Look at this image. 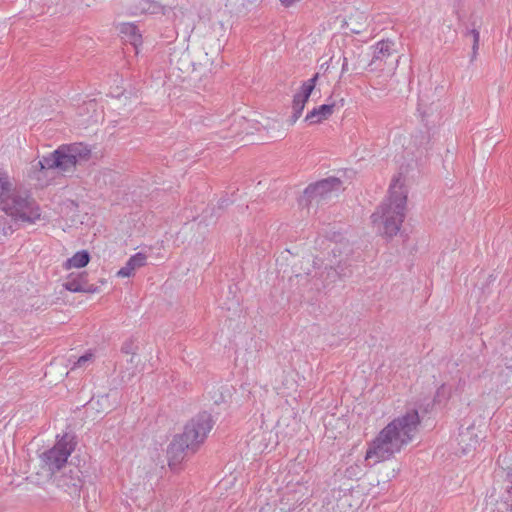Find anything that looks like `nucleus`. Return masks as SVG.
Here are the masks:
<instances>
[{"label": "nucleus", "instance_id": "obj_10", "mask_svg": "<svg viewBox=\"0 0 512 512\" xmlns=\"http://www.w3.org/2000/svg\"><path fill=\"white\" fill-rule=\"evenodd\" d=\"M63 287L74 293L94 294L99 292L98 286L89 283L87 272H81L78 274L71 273L64 282Z\"/></svg>", "mask_w": 512, "mask_h": 512}, {"label": "nucleus", "instance_id": "obj_22", "mask_svg": "<svg viewBox=\"0 0 512 512\" xmlns=\"http://www.w3.org/2000/svg\"><path fill=\"white\" fill-rule=\"evenodd\" d=\"M465 35H471L473 38V44H472V54L470 61L473 62L476 59L478 49H479V40H480V33L479 31L474 27L472 29H467Z\"/></svg>", "mask_w": 512, "mask_h": 512}, {"label": "nucleus", "instance_id": "obj_24", "mask_svg": "<svg viewBox=\"0 0 512 512\" xmlns=\"http://www.w3.org/2000/svg\"><path fill=\"white\" fill-rule=\"evenodd\" d=\"M137 350H138V347L135 344L133 339H127L126 341L123 342V344L121 346V352L122 353H124V354H131L132 355V357L130 359L131 363L133 362V358L136 355Z\"/></svg>", "mask_w": 512, "mask_h": 512}, {"label": "nucleus", "instance_id": "obj_7", "mask_svg": "<svg viewBox=\"0 0 512 512\" xmlns=\"http://www.w3.org/2000/svg\"><path fill=\"white\" fill-rule=\"evenodd\" d=\"M340 186L341 180L337 177H328L311 183L305 188L300 203L309 207L312 201L326 199L333 191L339 190Z\"/></svg>", "mask_w": 512, "mask_h": 512}, {"label": "nucleus", "instance_id": "obj_25", "mask_svg": "<svg viewBox=\"0 0 512 512\" xmlns=\"http://www.w3.org/2000/svg\"><path fill=\"white\" fill-rule=\"evenodd\" d=\"M93 358L92 353H85L84 355L80 356L77 361L74 363L72 370L75 368L83 367L87 362L91 361Z\"/></svg>", "mask_w": 512, "mask_h": 512}, {"label": "nucleus", "instance_id": "obj_17", "mask_svg": "<svg viewBox=\"0 0 512 512\" xmlns=\"http://www.w3.org/2000/svg\"><path fill=\"white\" fill-rule=\"evenodd\" d=\"M307 101L308 100L302 98L301 96H299L297 94L294 95L293 103H292L293 113L288 119V122L290 125H294L296 123V121L300 118Z\"/></svg>", "mask_w": 512, "mask_h": 512}, {"label": "nucleus", "instance_id": "obj_19", "mask_svg": "<svg viewBox=\"0 0 512 512\" xmlns=\"http://www.w3.org/2000/svg\"><path fill=\"white\" fill-rule=\"evenodd\" d=\"M317 277L325 281L326 290L340 278V272L332 266L325 267L324 270L317 273Z\"/></svg>", "mask_w": 512, "mask_h": 512}, {"label": "nucleus", "instance_id": "obj_28", "mask_svg": "<svg viewBox=\"0 0 512 512\" xmlns=\"http://www.w3.org/2000/svg\"><path fill=\"white\" fill-rule=\"evenodd\" d=\"M506 477L510 483H512V469L507 471Z\"/></svg>", "mask_w": 512, "mask_h": 512}, {"label": "nucleus", "instance_id": "obj_16", "mask_svg": "<svg viewBox=\"0 0 512 512\" xmlns=\"http://www.w3.org/2000/svg\"><path fill=\"white\" fill-rule=\"evenodd\" d=\"M90 258V254L87 250L78 251L71 258L66 260L64 267L66 269L83 268L89 263Z\"/></svg>", "mask_w": 512, "mask_h": 512}, {"label": "nucleus", "instance_id": "obj_15", "mask_svg": "<svg viewBox=\"0 0 512 512\" xmlns=\"http://www.w3.org/2000/svg\"><path fill=\"white\" fill-rule=\"evenodd\" d=\"M394 43L389 40H382L376 44L373 57L369 63L370 66L376 64L378 61L386 62L387 59L392 55Z\"/></svg>", "mask_w": 512, "mask_h": 512}, {"label": "nucleus", "instance_id": "obj_13", "mask_svg": "<svg viewBox=\"0 0 512 512\" xmlns=\"http://www.w3.org/2000/svg\"><path fill=\"white\" fill-rule=\"evenodd\" d=\"M334 107L335 104H322L319 107H315L307 113L304 121L310 125L320 123L332 115Z\"/></svg>", "mask_w": 512, "mask_h": 512}, {"label": "nucleus", "instance_id": "obj_18", "mask_svg": "<svg viewBox=\"0 0 512 512\" xmlns=\"http://www.w3.org/2000/svg\"><path fill=\"white\" fill-rule=\"evenodd\" d=\"M68 147L70 154L75 156L76 164L81 160H87L90 157L91 151L87 146L82 143H74L65 145Z\"/></svg>", "mask_w": 512, "mask_h": 512}, {"label": "nucleus", "instance_id": "obj_11", "mask_svg": "<svg viewBox=\"0 0 512 512\" xmlns=\"http://www.w3.org/2000/svg\"><path fill=\"white\" fill-rule=\"evenodd\" d=\"M55 481L57 487L64 490L69 495H78L83 485L81 471L77 467L57 477Z\"/></svg>", "mask_w": 512, "mask_h": 512}, {"label": "nucleus", "instance_id": "obj_4", "mask_svg": "<svg viewBox=\"0 0 512 512\" xmlns=\"http://www.w3.org/2000/svg\"><path fill=\"white\" fill-rule=\"evenodd\" d=\"M76 445V437L73 434L65 433L61 437L57 436L54 446L40 455L42 468L51 475L58 472L65 466Z\"/></svg>", "mask_w": 512, "mask_h": 512}, {"label": "nucleus", "instance_id": "obj_14", "mask_svg": "<svg viewBox=\"0 0 512 512\" xmlns=\"http://www.w3.org/2000/svg\"><path fill=\"white\" fill-rule=\"evenodd\" d=\"M147 256L144 253H136L131 256L129 260L126 262L125 266H123L118 272V277H130L133 275L134 271L137 268L143 267L146 265Z\"/></svg>", "mask_w": 512, "mask_h": 512}, {"label": "nucleus", "instance_id": "obj_1", "mask_svg": "<svg viewBox=\"0 0 512 512\" xmlns=\"http://www.w3.org/2000/svg\"><path fill=\"white\" fill-rule=\"evenodd\" d=\"M420 416L417 410L412 409L404 415L395 418L387 424L369 446L366 452V460L375 459V463L390 459L395 453L400 452L414 438Z\"/></svg>", "mask_w": 512, "mask_h": 512}, {"label": "nucleus", "instance_id": "obj_3", "mask_svg": "<svg viewBox=\"0 0 512 512\" xmlns=\"http://www.w3.org/2000/svg\"><path fill=\"white\" fill-rule=\"evenodd\" d=\"M389 198L371 215L372 223L388 238L397 235L405 218L407 194L400 179L395 178L389 187Z\"/></svg>", "mask_w": 512, "mask_h": 512}, {"label": "nucleus", "instance_id": "obj_27", "mask_svg": "<svg viewBox=\"0 0 512 512\" xmlns=\"http://www.w3.org/2000/svg\"><path fill=\"white\" fill-rule=\"evenodd\" d=\"M444 389H445L444 385H442L441 387L438 388L436 396H435V399H434L435 402L437 401L438 397L442 396V393L444 392Z\"/></svg>", "mask_w": 512, "mask_h": 512}, {"label": "nucleus", "instance_id": "obj_6", "mask_svg": "<svg viewBox=\"0 0 512 512\" xmlns=\"http://www.w3.org/2000/svg\"><path fill=\"white\" fill-rule=\"evenodd\" d=\"M291 287H296L299 295L307 302L312 303L325 291V281L317 277V273L296 274L289 279Z\"/></svg>", "mask_w": 512, "mask_h": 512}, {"label": "nucleus", "instance_id": "obj_21", "mask_svg": "<svg viewBox=\"0 0 512 512\" xmlns=\"http://www.w3.org/2000/svg\"><path fill=\"white\" fill-rule=\"evenodd\" d=\"M318 78H319V74L316 73L312 78H310L309 80L305 81L302 84L300 92H298L296 94L306 100H309V97L315 88Z\"/></svg>", "mask_w": 512, "mask_h": 512}, {"label": "nucleus", "instance_id": "obj_29", "mask_svg": "<svg viewBox=\"0 0 512 512\" xmlns=\"http://www.w3.org/2000/svg\"><path fill=\"white\" fill-rule=\"evenodd\" d=\"M228 205V200L227 199H223L219 202V207L222 208L224 206Z\"/></svg>", "mask_w": 512, "mask_h": 512}, {"label": "nucleus", "instance_id": "obj_2", "mask_svg": "<svg viewBox=\"0 0 512 512\" xmlns=\"http://www.w3.org/2000/svg\"><path fill=\"white\" fill-rule=\"evenodd\" d=\"M0 210L20 225L33 224L41 217L39 205L30 191L14 184L8 175H0Z\"/></svg>", "mask_w": 512, "mask_h": 512}, {"label": "nucleus", "instance_id": "obj_5", "mask_svg": "<svg viewBox=\"0 0 512 512\" xmlns=\"http://www.w3.org/2000/svg\"><path fill=\"white\" fill-rule=\"evenodd\" d=\"M214 424L215 421L210 413L200 412L185 425L183 433L178 434L179 439H184L188 444L191 442L193 448L197 451L199 446L204 443Z\"/></svg>", "mask_w": 512, "mask_h": 512}, {"label": "nucleus", "instance_id": "obj_9", "mask_svg": "<svg viewBox=\"0 0 512 512\" xmlns=\"http://www.w3.org/2000/svg\"><path fill=\"white\" fill-rule=\"evenodd\" d=\"M195 452L196 450L191 442L188 444L184 439H179V435H176L167 449L169 467L176 470L188 454H194Z\"/></svg>", "mask_w": 512, "mask_h": 512}, {"label": "nucleus", "instance_id": "obj_20", "mask_svg": "<svg viewBox=\"0 0 512 512\" xmlns=\"http://www.w3.org/2000/svg\"><path fill=\"white\" fill-rule=\"evenodd\" d=\"M20 226L18 222H13L11 217L0 215V237L12 234Z\"/></svg>", "mask_w": 512, "mask_h": 512}, {"label": "nucleus", "instance_id": "obj_12", "mask_svg": "<svg viewBox=\"0 0 512 512\" xmlns=\"http://www.w3.org/2000/svg\"><path fill=\"white\" fill-rule=\"evenodd\" d=\"M163 6L155 0H134L130 10L132 14H162Z\"/></svg>", "mask_w": 512, "mask_h": 512}, {"label": "nucleus", "instance_id": "obj_26", "mask_svg": "<svg viewBox=\"0 0 512 512\" xmlns=\"http://www.w3.org/2000/svg\"><path fill=\"white\" fill-rule=\"evenodd\" d=\"M349 70H350V68L348 65V57L346 55H344L341 74L343 75L344 73L348 72Z\"/></svg>", "mask_w": 512, "mask_h": 512}, {"label": "nucleus", "instance_id": "obj_8", "mask_svg": "<svg viewBox=\"0 0 512 512\" xmlns=\"http://www.w3.org/2000/svg\"><path fill=\"white\" fill-rule=\"evenodd\" d=\"M41 169H59L62 172H71L75 169V156L70 154L68 147L59 146L55 151L50 153L38 162Z\"/></svg>", "mask_w": 512, "mask_h": 512}, {"label": "nucleus", "instance_id": "obj_23", "mask_svg": "<svg viewBox=\"0 0 512 512\" xmlns=\"http://www.w3.org/2000/svg\"><path fill=\"white\" fill-rule=\"evenodd\" d=\"M121 32L130 36V39L135 43L141 38L139 33V29L137 26L131 23L123 24L121 27Z\"/></svg>", "mask_w": 512, "mask_h": 512}]
</instances>
